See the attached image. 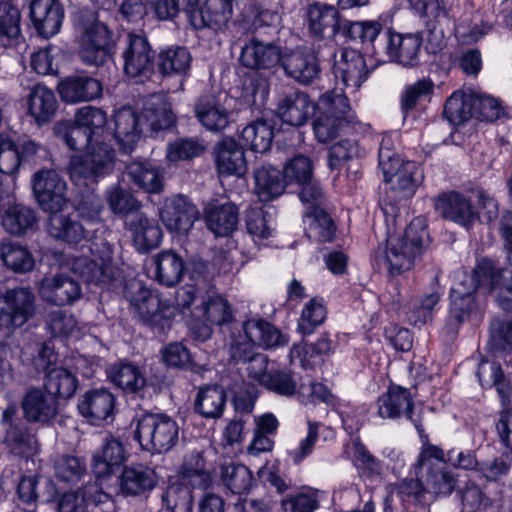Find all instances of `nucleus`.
Here are the masks:
<instances>
[{"mask_svg":"<svg viewBox=\"0 0 512 512\" xmlns=\"http://www.w3.org/2000/svg\"><path fill=\"white\" fill-rule=\"evenodd\" d=\"M47 222L48 234L70 245L81 241L88 243L90 256L74 257L71 267L89 283L110 287L122 277L121 270L113 263L112 248L103 238L89 239L90 231L77 219L60 212H49Z\"/></svg>","mask_w":512,"mask_h":512,"instance_id":"nucleus-1","label":"nucleus"},{"mask_svg":"<svg viewBox=\"0 0 512 512\" xmlns=\"http://www.w3.org/2000/svg\"><path fill=\"white\" fill-rule=\"evenodd\" d=\"M378 164L384 180L390 185L383 200V211L388 226L396 225L399 213V198H409L423 180V170L414 161H401L396 154L384 146L378 153Z\"/></svg>","mask_w":512,"mask_h":512,"instance_id":"nucleus-2","label":"nucleus"},{"mask_svg":"<svg viewBox=\"0 0 512 512\" xmlns=\"http://www.w3.org/2000/svg\"><path fill=\"white\" fill-rule=\"evenodd\" d=\"M386 242V248L376 252L377 264H383L391 275H399L409 270L415 257L429 244L426 220L423 217L414 218L402 237L388 235Z\"/></svg>","mask_w":512,"mask_h":512,"instance_id":"nucleus-3","label":"nucleus"},{"mask_svg":"<svg viewBox=\"0 0 512 512\" xmlns=\"http://www.w3.org/2000/svg\"><path fill=\"white\" fill-rule=\"evenodd\" d=\"M427 40L432 52L442 46V31L436 32L435 26L417 34H400L387 30L383 34L384 49L391 60L405 67H413L419 62L420 47Z\"/></svg>","mask_w":512,"mask_h":512,"instance_id":"nucleus-4","label":"nucleus"},{"mask_svg":"<svg viewBox=\"0 0 512 512\" xmlns=\"http://www.w3.org/2000/svg\"><path fill=\"white\" fill-rule=\"evenodd\" d=\"M501 274L499 284L489 287L497 291L496 301L505 312L511 313L510 319L494 317L490 323L489 344L495 353L512 351V270L503 269L498 265Z\"/></svg>","mask_w":512,"mask_h":512,"instance_id":"nucleus-5","label":"nucleus"},{"mask_svg":"<svg viewBox=\"0 0 512 512\" xmlns=\"http://www.w3.org/2000/svg\"><path fill=\"white\" fill-rule=\"evenodd\" d=\"M378 415L383 419H396L405 416L418 432L422 448H438L429 444L428 435L422 425V410L415 411L411 393L399 385H390L377 400Z\"/></svg>","mask_w":512,"mask_h":512,"instance_id":"nucleus-6","label":"nucleus"},{"mask_svg":"<svg viewBox=\"0 0 512 512\" xmlns=\"http://www.w3.org/2000/svg\"><path fill=\"white\" fill-rule=\"evenodd\" d=\"M133 439L140 448H173L178 441V426L167 415L144 412L136 416Z\"/></svg>","mask_w":512,"mask_h":512,"instance_id":"nucleus-7","label":"nucleus"},{"mask_svg":"<svg viewBox=\"0 0 512 512\" xmlns=\"http://www.w3.org/2000/svg\"><path fill=\"white\" fill-rule=\"evenodd\" d=\"M81 17L86 22L81 38L80 58L86 65L101 66L110 58L112 31L97 20L91 11H82Z\"/></svg>","mask_w":512,"mask_h":512,"instance_id":"nucleus-8","label":"nucleus"},{"mask_svg":"<svg viewBox=\"0 0 512 512\" xmlns=\"http://www.w3.org/2000/svg\"><path fill=\"white\" fill-rule=\"evenodd\" d=\"M121 57L123 71L129 78L143 82L156 71V53L145 35L128 33Z\"/></svg>","mask_w":512,"mask_h":512,"instance_id":"nucleus-9","label":"nucleus"},{"mask_svg":"<svg viewBox=\"0 0 512 512\" xmlns=\"http://www.w3.org/2000/svg\"><path fill=\"white\" fill-rule=\"evenodd\" d=\"M36 314V296L30 288L16 287L0 294V328L22 327Z\"/></svg>","mask_w":512,"mask_h":512,"instance_id":"nucleus-10","label":"nucleus"},{"mask_svg":"<svg viewBox=\"0 0 512 512\" xmlns=\"http://www.w3.org/2000/svg\"><path fill=\"white\" fill-rule=\"evenodd\" d=\"M418 464L421 469L427 470L423 485L431 501L435 495L452 493L457 481L454 475L445 470L444 450H421Z\"/></svg>","mask_w":512,"mask_h":512,"instance_id":"nucleus-11","label":"nucleus"},{"mask_svg":"<svg viewBox=\"0 0 512 512\" xmlns=\"http://www.w3.org/2000/svg\"><path fill=\"white\" fill-rule=\"evenodd\" d=\"M280 65L287 77L302 85L312 84L321 74L318 53L309 46L284 52Z\"/></svg>","mask_w":512,"mask_h":512,"instance_id":"nucleus-12","label":"nucleus"},{"mask_svg":"<svg viewBox=\"0 0 512 512\" xmlns=\"http://www.w3.org/2000/svg\"><path fill=\"white\" fill-rule=\"evenodd\" d=\"M500 278L498 264L491 259L483 258L477 262L472 272L458 269L453 273L450 294L475 296L479 285L495 287L499 284Z\"/></svg>","mask_w":512,"mask_h":512,"instance_id":"nucleus-13","label":"nucleus"},{"mask_svg":"<svg viewBox=\"0 0 512 512\" xmlns=\"http://www.w3.org/2000/svg\"><path fill=\"white\" fill-rule=\"evenodd\" d=\"M66 182L52 169L40 170L33 176V191L46 212H60L66 206Z\"/></svg>","mask_w":512,"mask_h":512,"instance_id":"nucleus-14","label":"nucleus"},{"mask_svg":"<svg viewBox=\"0 0 512 512\" xmlns=\"http://www.w3.org/2000/svg\"><path fill=\"white\" fill-rule=\"evenodd\" d=\"M434 208L445 220L454 222L466 229H470L479 219V213L471 199L457 191L444 192L438 195L434 199Z\"/></svg>","mask_w":512,"mask_h":512,"instance_id":"nucleus-15","label":"nucleus"},{"mask_svg":"<svg viewBox=\"0 0 512 512\" xmlns=\"http://www.w3.org/2000/svg\"><path fill=\"white\" fill-rule=\"evenodd\" d=\"M124 297L129 301L131 308L140 319L150 326L164 327L160 309L161 301L157 295L144 286L141 281L133 280L126 284Z\"/></svg>","mask_w":512,"mask_h":512,"instance_id":"nucleus-16","label":"nucleus"},{"mask_svg":"<svg viewBox=\"0 0 512 512\" xmlns=\"http://www.w3.org/2000/svg\"><path fill=\"white\" fill-rule=\"evenodd\" d=\"M38 290L43 301L56 306L73 305L83 295L79 281L67 274L44 277Z\"/></svg>","mask_w":512,"mask_h":512,"instance_id":"nucleus-17","label":"nucleus"},{"mask_svg":"<svg viewBox=\"0 0 512 512\" xmlns=\"http://www.w3.org/2000/svg\"><path fill=\"white\" fill-rule=\"evenodd\" d=\"M339 11L331 5L313 3L307 7L305 25L310 37L318 40L333 39L339 35L342 24Z\"/></svg>","mask_w":512,"mask_h":512,"instance_id":"nucleus-18","label":"nucleus"},{"mask_svg":"<svg viewBox=\"0 0 512 512\" xmlns=\"http://www.w3.org/2000/svg\"><path fill=\"white\" fill-rule=\"evenodd\" d=\"M198 217L197 207L184 195L168 198L160 212L165 227L178 234H186Z\"/></svg>","mask_w":512,"mask_h":512,"instance_id":"nucleus-19","label":"nucleus"},{"mask_svg":"<svg viewBox=\"0 0 512 512\" xmlns=\"http://www.w3.org/2000/svg\"><path fill=\"white\" fill-rule=\"evenodd\" d=\"M333 73L337 81L340 80L346 89H351V93H354L367 80L370 71L360 52L354 49H344L340 58L335 60Z\"/></svg>","mask_w":512,"mask_h":512,"instance_id":"nucleus-20","label":"nucleus"},{"mask_svg":"<svg viewBox=\"0 0 512 512\" xmlns=\"http://www.w3.org/2000/svg\"><path fill=\"white\" fill-rule=\"evenodd\" d=\"M29 16L37 33L49 39L60 32L64 8L59 0H32Z\"/></svg>","mask_w":512,"mask_h":512,"instance_id":"nucleus-21","label":"nucleus"},{"mask_svg":"<svg viewBox=\"0 0 512 512\" xmlns=\"http://www.w3.org/2000/svg\"><path fill=\"white\" fill-rule=\"evenodd\" d=\"M115 396L104 387L85 392L78 402L79 413L92 425L111 418L115 409Z\"/></svg>","mask_w":512,"mask_h":512,"instance_id":"nucleus-22","label":"nucleus"},{"mask_svg":"<svg viewBox=\"0 0 512 512\" xmlns=\"http://www.w3.org/2000/svg\"><path fill=\"white\" fill-rule=\"evenodd\" d=\"M191 316L203 322L199 337L203 340L211 335L208 324L223 325L232 319V311L227 300L218 294H208L200 300V306L195 307Z\"/></svg>","mask_w":512,"mask_h":512,"instance_id":"nucleus-23","label":"nucleus"},{"mask_svg":"<svg viewBox=\"0 0 512 512\" xmlns=\"http://www.w3.org/2000/svg\"><path fill=\"white\" fill-rule=\"evenodd\" d=\"M282 54L279 46L252 37L242 47L239 59L246 68L268 70L280 64Z\"/></svg>","mask_w":512,"mask_h":512,"instance_id":"nucleus-24","label":"nucleus"},{"mask_svg":"<svg viewBox=\"0 0 512 512\" xmlns=\"http://www.w3.org/2000/svg\"><path fill=\"white\" fill-rule=\"evenodd\" d=\"M400 502L404 508L412 505H427L431 502L423 482L418 479H404L389 486V493L385 499V512H395L394 505Z\"/></svg>","mask_w":512,"mask_h":512,"instance_id":"nucleus-25","label":"nucleus"},{"mask_svg":"<svg viewBox=\"0 0 512 512\" xmlns=\"http://www.w3.org/2000/svg\"><path fill=\"white\" fill-rule=\"evenodd\" d=\"M217 172L222 176H243L247 171V162L243 147L232 138L220 141L214 150Z\"/></svg>","mask_w":512,"mask_h":512,"instance_id":"nucleus-26","label":"nucleus"},{"mask_svg":"<svg viewBox=\"0 0 512 512\" xmlns=\"http://www.w3.org/2000/svg\"><path fill=\"white\" fill-rule=\"evenodd\" d=\"M204 220L216 237H228L237 229L239 210L231 202H211L204 208Z\"/></svg>","mask_w":512,"mask_h":512,"instance_id":"nucleus-27","label":"nucleus"},{"mask_svg":"<svg viewBox=\"0 0 512 512\" xmlns=\"http://www.w3.org/2000/svg\"><path fill=\"white\" fill-rule=\"evenodd\" d=\"M315 108L306 93L294 90L279 100L277 113L283 122L291 126H302L314 114Z\"/></svg>","mask_w":512,"mask_h":512,"instance_id":"nucleus-28","label":"nucleus"},{"mask_svg":"<svg viewBox=\"0 0 512 512\" xmlns=\"http://www.w3.org/2000/svg\"><path fill=\"white\" fill-rule=\"evenodd\" d=\"M114 123V136L121 150L125 153L131 152L141 134H145L140 114H137L130 107H124L114 114Z\"/></svg>","mask_w":512,"mask_h":512,"instance_id":"nucleus-29","label":"nucleus"},{"mask_svg":"<svg viewBox=\"0 0 512 512\" xmlns=\"http://www.w3.org/2000/svg\"><path fill=\"white\" fill-rule=\"evenodd\" d=\"M22 409L29 422L46 424L58 414V402L46 390L32 388L22 400Z\"/></svg>","mask_w":512,"mask_h":512,"instance_id":"nucleus-30","label":"nucleus"},{"mask_svg":"<svg viewBox=\"0 0 512 512\" xmlns=\"http://www.w3.org/2000/svg\"><path fill=\"white\" fill-rule=\"evenodd\" d=\"M242 330L252 343L266 350L285 346L289 342L288 335L262 318L248 319L243 322Z\"/></svg>","mask_w":512,"mask_h":512,"instance_id":"nucleus-31","label":"nucleus"},{"mask_svg":"<svg viewBox=\"0 0 512 512\" xmlns=\"http://www.w3.org/2000/svg\"><path fill=\"white\" fill-rule=\"evenodd\" d=\"M140 116L146 135L168 129L175 123V115L172 112L171 104L164 96H151L145 102Z\"/></svg>","mask_w":512,"mask_h":512,"instance_id":"nucleus-32","label":"nucleus"},{"mask_svg":"<svg viewBox=\"0 0 512 512\" xmlns=\"http://www.w3.org/2000/svg\"><path fill=\"white\" fill-rule=\"evenodd\" d=\"M136 250L147 253L157 248L162 241V230L157 221L137 213L127 223Z\"/></svg>","mask_w":512,"mask_h":512,"instance_id":"nucleus-33","label":"nucleus"},{"mask_svg":"<svg viewBox=\"0 0 512 512\" xmlns=\"http://www.w3.org/2000/svg\"><path fill=\"white\" fill-rule=\"evenodd\" d=\"M59 94L67 103L89 102L102 94L101 83L90 76H70L59 86Z\"/></svg>","mask_w":512,"mask_h":512,"instance_id":"nucleus-34","label":"nucleus"},{"mask_svg":"<svg viewBox=\"0 0 512 512\" xmlns=\"http://www.w3.org/2000/svg\"><path fill=\"white\" fill-rule=\"evenodd\" d=\"M194 111L198 121L210 132H220L230 123V112L211 96L199 98Z\"/></svg>","mask_w":512,"mask_h":512,"instance_id":"nucleus-35","label":"nucleus"},{"mask_svg":"<svg viewBox=\"0 0 512 512\" xmlns=\"http://www.w3.org/2000/svg\"><path fill=\"white\" fill-rule=\"evenodd\" d=\"M362 128L356 119L332 117L319 113L313 122L316 139L321 143L333 141L341 134H353Z\"/></svg>","mask_w":512,"mask_h":512,"instance_id":"nucleus-36","label":"nucleus"},{"mask_svg":"<svg viewBox=\"0 0 512 512\" xmlns=\"http://www.w3.org/2000/svg\"><path fill=\"white\" fill-rule=\"evenodd\" d=\"M155 280L172 287L180 283L185 271L182 257L173 250H163L154 257Z\"/></svg>","mask_w":512,"mask_h":512,"instance_id":"nucleus-37","label":"nucleus"},{"mask_svg":"<svg viewBox=\"0 0 512 512\" xmlns=\"http://www.w3.org/2000/svg\"><path fill=\"white\" fill-rule=\"evenodd\" d=\"M256 193L262 202H269L283 194V173L272 165H261L254 171Z\"/></svg>","mask_w":512,"mask_h":512,"instance_id":"nucleus-38","label":"nucleus"},{"mask_svg":"<svg viewBox=\"0 0 512 512\" xmlns=\"http://www.w3.org/2000/svg\"><path fill=\"white\" fill-rule=\"evenodd\" d=\"M109 499V495L101 491L98 484L85 486L79 492H67L62 494L57 501L58 512H85L90 503H103Z\"/></svg>","mask_w":512,"mask_h":512,"instance_id":"nucleus-39","label":"nucleus"},{"mask_svg":"<svg viewBox=\"0 0 512 512\" xmlns=\"http://www.w3.org/2000/svg\"><path fill=\"white\" fill-rule=\"evenodd\" d=\"M126 176L138 188L148 193H159L163 188V175L149 161H133L126 166Z\"/></svg>","mask_w":512,"mask_h":512,"instance_id":"nucleus-40","label":"nucleus"},{"mask_svg":"<svg viewBox=\"0 0 512 512\" xmlns=\"http://www.w3.org/2000/svg\"><path fill=\"white\" fill-rule=\"evenodd\" d=\"M155 471L145 466L125 467L121 474L120 487L126 495L137 496L151 491L157 484Z\"/></svg>","mask_w":512,"mask_h":512,"instance_id":"nucleus-41","label":"nucleus"},{"mask_svg":"<svg viewBox=\"0 0 512 512\" xmlns=\"http://www.w3.org/2000/svg\"><path fill=\"white\" fill-rule=\"evenodd\" d=\"M30 115L38 124L48 123L56 114L58 101L55 93L44 85H35L28 98Z\"/></svg>","mask_w":512,"mask_h":512,"instance_id":"nucleus-42","label":"nucleus"},{"mask_svg":"<svg viewBox=\"0 0 512 512\" xmlns=\"http://www.w3.org/2000/svg\"><path fill=\"white\" fill-rule=\"evenodd\" d=\"M220 477L223 485L233 494L247 493L255 483L251 470L234 460L221 462Z\"/></svg>","mask_w":512,"mask_h":512,"instance_id":"nucleus-43","label":"nucleus"},{"mask_svg":"<svg viewBox=\"0 0 512 512\" xmlns=\"http://www.w3.org/2000/svg\"><path fill=\"white\" fill-rule=\"evenodd\" d=\"M477 377L483 388H496L503 405H512V387L498 363L482 361L477 369Z\"/></svg>","mask_w":512,"mask_h":512,"instance_id":"nucleus-44","label":"nucleus"},{"mask_svg":"<svg viewBox=\"0 0 512 512\" xmlns=\"http://www.w3.org/2000/svg\"><path fill=\"white\" fill-rule=\"evenodd\" d=\"M226 406V393L217 385L199 389L194 401V410L206 419H218L223 415Z\"/></svg>","mask_w":512,"mask_h":512,"instance_id":"nucleus-45","label":"nucleus"},{"mask_svg":"<svg viewBox=\"0 0 512 512\" xmlns=\"http://www.w3.org/2000/svg\"><path fill=\"white\" fill-rule=\"evenodd\" d=\"M156 59V68L162 75H185L191 68L192 56L186 47L169 46Z\"/></svg>","mask_w":512,"mask_h":512,"instance_id":"nucleus-46","label":"nucleus"},{"mask_svg":"<svg viewBox=\"0 0 512 512\" xmlns=\"http://www.w3.org/2000/svg\"><path fill=\"white\" fill-rule=\"evenodd\" d=\"M37 222L35 211L26 205H10L1 216L3 228L12 235H22L33 229Z\"/></svg>","mask_w":512,"mask_h":512,"instance_id":"nucleus-47","label":"nucleus"},{"mask_svg":"<svg viewBox=\"0 0 512 512\" xmlns=\"http://www.w3.org/2000/svg\"><path fill=\"white\" fill-rule=\"evenodd\" d=\"M305 224H307V236L317 242H331L336 234V225L322 207H314L305 212Z\"/></svg>","mask_w":512,"mask_h":512,"instance_id":"nucleus-48","label":"nucleus"},{"mask_svg":"<svg viewBox=\"0 0 512 512\" xmlns=\"http://www.w3.org/2000/svg\"><path fill=\"white\" fill-rule=\"evenodd\" d=\"M45 390L55 399L71 398L77 388L78 379L74 373L64 367H54L47 371L45 376Z\"/></svg>","mask_w":512,"mask_h":512,"instance_id":"nucleus-49","label":"nucleus"},{"mask_svg":"<svg viewBox=\"0 0 512 512\" xmlns=\"http://www.w3.org/2000/svg\"><path fill=\"white\" fill-rule=\"evenodd\" d=\"M110 380L126 392L135 393L146 385V379L140 369L131 363H117L108 370Z\"/></svg>","mask_w":512,"mask_h":512,"instance_id":"nucleus-50","label":"nucleus"},{"mask_svg":"<svg viewBox=\"0 0 512 512\" xmlns=\"http://www.w3.org/2000/svg\"><path fill=\"white\" fill-rule=\"evenodd\" d=\"M274 137L273 127L265 120H256L241 131L245 146L254 152L264 153L270 149Z\"/></svg>","mask_w":512,"mask_h":512,"instance_id":"nucleus-51","label":"nucleus"},{"mask_svg":"<svg viewBox=\"0 0 512 512\" xmlns=\"http://www.w3.org/2000/svg\"><path fill=\"white\" fill-rule=\"evenodd\" d=\"M381 31L382 25L377 21L343 20L339 35L351 42L374 45Z\"/></svg>","mask_w":512,"mask_h":512,"instance_id":"nucleus-52","label":"nucleus"},{"mask_svg":"<svg viewBox=\"0 0 512 512\" xmlns=\"http://www.w3.org/2000/svg\"><path fill=\"white\" fill-rule=\"evenodd\" d=\"M0 257L4 265L16 273H26L33 269L35 261L30 251L17 243H3Z\"/></svg>","mask_w":512,"mask_h":512,"instance_id":"nucleus-53","label":"nucleus"},{"mask_svg":"<svg viewBox=\"0 0 512 512\" xmlns=\"http://www.w3.org/2000/svg\"><path fill=\"white\" fill-rule=\"evenodd\" d=\"M319 113L339 118L356 119L351 111L349 100L343 89H333L325 92L318 100L316 106Z\"/></svg>","mask_w":512,"mask_h":512,"instance_id":"nucleus-54","label":"nucleus"},{"mask_svg":"<svg viewBox=\"0 0 512 512\" xmlns=\"http://www.w3.org/2000/svg\"><path fill=\"white\" fill-rule=\"evenodd\" d=\"M443 116L452 125H460L473 117L472 94L454 92L447 100Z\"/></svg>","mask_w":512,"mask_h":512,"instance_id":"nucleus-55","label":"nucleus"},{"mask_svg":"<svg viewBox=\"0 0 512 512\" xmlns=\"http://www.w3.org/2000/svg\"><path fill=\"white\" fill-rule=\"evenodd\" d=\"M70 179L77 186L89 187L97 183L105 174L85 156H72L68 165Z\"/></svg>","mask_w":512,"mask_h":512,"instance_id":"nucleus-56","label":"nucleus"},{"mask_svg":"<svg viewBox=\"0 0 512 512\" xmlns=\"http://www.w3.org/2000/svg\"><path fill=\"white\" fill-rule=\"evenodd\" d=\"M55 134L61 138L71 150H83L93 140V131L86 130L77 123L61 122L55 126Z\"/></svg>","mask_w":512,"mask_h":512,"instance_id":"nucleus-57","label":"nucleus"},{"mask_svg":"<svg viewBox=\"0 0 512 512\" xmlns=\"http://www.w3.org/2000/svg\"><path fill=\"white\" fill-rule=\"evenodd\" d=\"M183 479L193 487L206 489L211 484V477L205 469V461L201 452L194 451L182 464Z\"/></svg>","mask_w":512,"mask_h":512,"instance_id":"nucleus-58","label":"nucleus"},{"mask_svg":"<svg viewBox=\"0 0 512 512\" xmlns=\"http://www.w3.org/2000/svg\"><path fill=\"white\" fill-rule=\"evenodd\" d=\"M105 196L110 210L116 215H126L141 208V203L134 195L118 184L109 187Z\"/></svg>","mask_w":512,"mask_h":512,"instance_id":"nucleus-59","label":"nucleus"},{"mask_svg":"<svg viewBox=\"0 0 512 512\" xmlns=\"http://www.w3.org/2000/svg\"><path fill=\"white\" fill-rule=\"evenodd\" d=\"M20 34L19 10L8 3H0V44L8 47Z\"/></svg>","mask_w":512,"mask_h":512,"instance_id":"nucleus-60","label":"nucleus"},{"mask_svg":"<svg viewBox=\"0 0 512 512\" xmlns=\"http://www.w3.org/2000/svg\"><path fill=\"white\" fill-rule=\"evenodd\" d=\"M44 322L46 330L53 337H67L78 330L75 316L66 310L54 309L47 312Z\"/></svg>","mask_w":512,"mask_h":512,"instance_id":"nucleus-61","label":"nucleus"},{"mask_svg":"<svg viewBox=\"0 0 512 512\" xmlns=\"http://www.w3.org/2000/svg\"><path fill=\"white\" fill-rule=\"evenodd\" d=\"M326 307L321 297H313L303 308L298 320V331L310 335L326 319Z\"/></svg>","mask_w":512,"mask_h":512,"instance_id":"nucleus-62","label":"nucleus"},{"mask_svg":"<svg viewBox=\"0 0 512 512\" xmlns=\"http://www.w3.org/2000/svg\"><path fill=\"white\" fill-rule=\"evenodd\" d=\"M433 91L434 83L429 78H422L413 84L407 85L400 97V107L404 117L416 107L421 99L431 96Z\"/></svg>","mask_w":512,"mask_h":512,"instance_id":"nucleus-63","label":"nucleus"},{"mask_svg":"<svg viewBox=\"0 0 512 512\" xmlns=\"http://www.w3.org/2000/svg\"><path fill=\"white\" fill-rule=\"evenodd\" d=\"M124 450H98L92 459V470L97 478L114 474L125 461Z\"/></svg>","mask_w":512,"mask_h":512,"instance_id":"nucleus-64","label":"nucleus"}]
</instances>
